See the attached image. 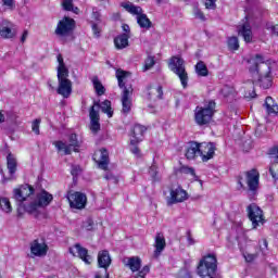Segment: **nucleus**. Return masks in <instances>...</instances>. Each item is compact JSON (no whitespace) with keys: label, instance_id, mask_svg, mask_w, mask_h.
<instances>
[{"label":"nucleus","instance_id":"f257e3e1","mask_svg":"<svg viewBox=\"0 0 278 278\" xmlns=\"http://www.w3.org/2000/svg\"><path fill=\"white\" fill-rule=\"evenodd\" d=\"M248 71L251 77H258L256 84L260 88L268 90V88L273 87V68L268 63H265L264 55L255 54Z\"/></svg>","mask_w":278,"mask_h":278},{"label":"nucleus","instance_id":"f03ea898","mask_svg":"<svg viewBox=\"0 0 278 278\" xmlns=\"http://www.w3.org/2000/svg\"><path fill=\"white\" fill-rule=\"evenodd\" d=\"M36 189L29 184H25L13 190V199L17 205V218H23L25 214H29L28 207H30Z\"/></svg>","mask_w":278,"mask_h":278},{"label":"nucleus","instance_id":"7ed1b4c3","mask_svg":"<svg viewBox=\"0 0 278 278\" xmlns=\"http://www.w3.org/2000/svg\"><path fill=\"white\" fill-rule=\"evenodd\" d=\"M115 77L117 79L118 88L123 90L122 92V114H129L131 112V94H134V87L131 85L127 86V78L131 77V73L124 71L123 68H117L115 72Z\"/></svg>","mask_w":278,"mask_h":278},{"label":"nucleus","instance_id":"20e7f679","mask_svg":"<svg viewBox=\"0 0 278 278\" xmlns=\"http://www.w3.org/2000/svg\"><path fill=\"white\" fill-rule=\"evenodd\" d=\"M237 190H247L250 197H255L260 190V170L252 168L250 170L241 172L237 177Z\"/></svg>","mask_w":278,"mask_h":278},{"label":"nucleus","instance_id":"39448f33","mask_svg":"<svg viewBox=\"0 0 278 278\" xmlns=\"http://www.w3.org/2000/svg\"><path fill=\"white\" fill-rule=\"evenodd\" d=\"M216 273H218L216 254L208 253L202 256L197 266V275L200 278H216Z\"/></svg>","mask_w":278,"mask_h":278},{"label":"nucleus","instance_id":"423d86ee","mask_svg":"<svg viewBox=\"0 0 278 278\" xmlns=\"http://www.w3.org/2000/svg\"><path fill=\"white\" fill-rule=\"evenodd\" d=\"M216 114V101L210 100L204 106H195L194 109V123L199 127H205L212 123Z\"/></svg>","mask_w":278,"mask_h":278},{"label":"nucleus","instance_id":"0eeeda50","mask_svg":"<svg viewBox=\"0 0 278 278\" xmlns=\"http://www.w3.org/2000/svg\"><path fill=\"white\" fill-rule=\"evenodd\" d=\"M121 5L126 12L132 14V16H137V24L141 29H151L153 27V22L147 16L142 7H138L131 2H123Z\"/></svg>","mask_w":278,"mask_h":278},{"label":"nucleus","instance_id":"6e6552de","mask_svg":"<svg viewBox=\"0 0 278 278\" xmlns=\"http://www.w3.org/2000/svg\"><path fill=\"white\" fill-rule=\"evenodd\" d=\"M168 68L177 75L178 79L180 80V84L182 88H188V72L186 71V61L181 59L180 56L174 55L169 59L168 62Z\"/></svg>","mask_w":278,"mask_h":278},{"label":"nucleus","instance_id":"1a4fd4ad","mask_svg":"<svg viewBox=\"0 0 278 278\" xmlns=\"http://www.w3.org/2000/svg\"><path fill=\"white\" fill-rule=\"evenodd\" d=\"M123 264L129 268L131 273H137L134 278H147V275L151 273V265H144L142 267V258H140V256L127 257L123 261Z\"/></svg>","mask_w":278,"mask_h":278},{"label":"nucleus","instance_id":"9d476101","mask_svg":"<svg viewBox=\"0 0 278 278\" xmlns=\"http://www.w3.org/2000/svg\"><path fill=\"white\" fill-rule=\"evenodd\" d=\"M76 27L77 22H75V18L64 16L58 22L54 34L60 38H68V36H73V34H75Z\"/></svg>","mask_w":278,"mask_h":278},{"label":"nucleus","instance_id":"9b49d317","mask_svg":"<svg viewBox=\"0 0 278 278\" xmlns=\"http://www.w3.org/2000/svg\"><path fill=\"white\" fill-rule=\"evenodd\" d=\"M68 142L70 144L67 146L64 143V141L59 140L54 141L53 146L58 151H64V155H71L74 151V153H79V149L81 148V142H79V139H77V134L73 132L68 136ZM73 147V150L71 148Z\"/></svg>","mask_w":278,"mask_h":278},{"label":"nucleus","instance_id":"f8f14e48","mask_svg":"<svg viewBox=\"0 0 278 278\" xmlns=\"http://www.w3.org/2000/svg\"><path fill=\"white\" fill-rule=\"evenodd\" d=\"M52 201L53 194L49 193L47 190H42L37 194V200L33 199V202H30V206L27 208L28 214H36V216H38V208L51 205Z\"/></svg>","mask_w":278,"mask_h":278},{"label":"nucleus","instance_id":"ddd939ff","mask_svg":"<svg viewBox=\"0 0 278 278\" xmlns=\"http://www.w3.org/2000/svg\"><path fill=\"white\" fill-rule=\"evenodd\" d=\"M247 214L249 220L252 223V229H256L260 225H264L266 223L264 211L256 203H251L247 206Z\"/></svg>","mask_w":278,"mask_h":278},{"label":"nucleus","instance_id":"4468645a","mask_svg":"<svg viewBox=\"0 0 278 278\" xmlns=\"http://www.w3.org/2000/svg\"><path fill=\"white\" fill-rule=\"evenodd\" d=\"M67 201L71 210H86L88 205V195L81 191L68 192Z\"/></svg>","mask_w":278,"mask_h":278},{"label":"nucleus","instance_id":"2eb2a0df","mask_svg":"<svg viewBox=\"0 0 278 278\" xmlns=\"http://www.w3.org/2000/svg\"><path fill=\"white\" fill-rule=\"evenodd\" d=\"M59 86L56 88L58 94L63 97V99H68L73 94V81L68 79L67 74H56Z\"/></svg>","mask_w":278,"mask_h":278},{"label":"nucleus","instance_id":"dca6fc26","mask_svg":"<svg viewBox=\"0 0 278 278\" xmlns=\"http://www.w3.org/2000/svg\"><path fill=\"white\" fill-rule=\"evenodd\" d=\"M49 253V244L45 238L34 239L30 242V255L31 257H47Z\"/></svg>","mask_w":278,"mask_h":278},{"label":"nucleus","instance_id":"f3484780","mask_svg":"<svg viewBox=\"0 0 278 278\" xmlns=\"http://www.w3.org/2000/svg\"><path fill=\"white\" fill-rule=\"evenodd\" d=\"M93 162H96L98 168L101 170H109L110 166V152L105 148L96 150L92 155Z\"/></svg>","mask_w":278,"mask_h":278},{"label":"nucleus","instance_id":"a211bd4d","mask_svg":"<svg viewBox=\"0 0 278 278\" xmlns=\"http://www.w3.org/2000/svg\"><path fill=\"white\" fill-rule=\"evenodd\" d=\"M94 108H101V104L94 101L93 105L89 110L90 130L92 134H99V131H101V116L99 115V111Z\"/></svg>","mask_w":278,"mask_h":278},{"label":"nucleus","instance_id":"6ab92c4d","mask_svg":"<svg viewBox=\"0 0 278 278\" xmlns=\"http://www.w3.org/2000/svg\"><path fill=\"white\" fill-rule=\"evenodd\" d=\"M0 37L4 40H11L16 37V25L14 23L3 20L0 24Z\"/></svg>","mask_w":278,"mask_h":278},{"label":"nucleus","instance_id":"aec40b11","mask_svg":"<svg viewBox=\"0 0 278 278\" xmlns=\"http://www.w3.org/2000/svg\"><path fill=\"white\" fill-rule=\"evenodd\" d=\"M216 155V144L214 142L200 143V157L202 162H210Z\"/></svg>","mask_w":278,"mask_h":278},{"label":"nucleus","instance_id":"412c9836","mask_svg":"<svg viewBox=\"0 0 278 278\" xmlns=\"http://www.w3.org/2000/svg\"><path fill=\"white\" fill-rule=\"evenodd\" d=\"M201 148L200 143L197 141H189L185 147V157L189 161H194L197 157H200Z\"/></svg>","mask_w":278,"mask_h":278},{"label":"nucleus","instance_id":"4be33fe9","mask_svg":"<svg viewBox=\"0 0 278 278\" xmlns=\"http://www.w3.org/2000/svg\"><path fill=\"white\" fill-rule=\"evenodd\" d=\"M144 92L149 101H162L164 99V88L161 85L157 87L149 85L146 87Z\"/></svg>","mask_w":278,"mask_h":278},{"label":"nucleus","instance_id":"5701e85b","mask_svg":"<svg viewBox=\"0 0 278 278\" xmlns=\"http://www.w3.org/2000/svg\"><path fill=\"white\" fill-rule=\"evenodd\" d=\"M147 131V127L136 124L130 130V144L136 147V144H140L142 142V138L144 132Z\"/></svg>","mask_w":278,"mask_h":278},{"label":"nucleus","instance_id":"b1692460","mask_svg":"<svg viewBox=\"0 0 278 278\" xmlns=\"http://www.w3.org/2000/svg\"><path fill=\"white\" fill-rule=\"evenodd\" d=\"M112 266V256L110 255V251L101 250L98 252V267L104 268L108 270Z\"/></svg>","mask_w":278,"mask_h":278},{"label":"nucleus","instance_id":"393cba45","mask_svg":"<svg viewBox=\"0 0 278 278\" xmlns=\"http://www.w3.org/2000/svg\"><path fill=\"white\" fill-rule=\"evenodd\" d=\"M74 249L76 250L77 257L87 265L92 264V256L88 253V249L81 247V243H75Z\"/></svg>","mask_w":278,"mask_h":278},{"label":"nucleus","instance_id":"a878e982","mask_svg":"<svg viewBox=\"0 0 278 278\" xmlns=\"http://www.w3.org/2000/svg\"><path fill=\"white\" fill-rule=\"evenodd\" d=\"M188 199V191L184 190L181 187H177L175 190H170V201L172 203H184Z\"/></svg>","mask_w":278,"mask_h":278},{"label":"nucleus","instance_id":"bb28decb","mask_svg":"<svg viewBox=\"0 0 278 278\" xmlns=\"http://www.w3.org/2000/svg\"><path fill=\"white\" fill-rule=\"evenodd\" d=\"M238 35L242 36L244 42L251 43L253 42V29L251 28V24L244 23L238 28Z\"/></svg>","mask_w":278,"mask_h":278},{"label":"nucleus","instance_id":"cd10ccee","mask_svg":"<svg viewBox=\"0 0 278 278\" xmlns=\"http://www.w3.org/2000/svg\"><path fill=\"white\" fill-rule=\"evenodd\" d=\"M154 247H155L154 257L162 255V251H164V249H166V238H164L163 233H161V232L156 233Z\"/></svg>","mask_w":278,"mask_h":278},{"label":"nucleus","instance_id":"c85d7f7f","mask_svg":"<svg viewBox=\"0 0 278 278\" xmlns=\"http://www.w3.org/2000/svg\"><path fill=\"white\" fill-rule=\"evenodd\" d=\"M115 49H126L129 47V34L123 33L114 38Z\"/></svg>","mask_w":278,"mask_h":278},{"label":"nucleus","instance_id":"c756f323","mask_svg":"<svg viewBox=\"0 0 278 278\" xmlns=\"http://www.w3.org/2000/svg\"><path fill=\"white\" fill-rule=\"evenodd\" d=\"M245 91L244 97L245 99H255L257 97V93L255 92V80L250 79L245 83Z\"/></svg>","mask_w":278,"mask_h":278},{"label":"nucleus","instance_id":"7c9ffc66","mask_svg":"<svg viewBox=\"0 0 278 278\" xmlns=\"http://www.w3.org/2000/svg\"><path fill=\"white\" fill-rule=\"evenodd\" d=\"M17 166H18V162L16 161V156H14L12 152H9L7 155V168L10 175H14L16 173Z\"/></svg>","mask_w":278,"mask_h":278},{"label":"nucleus","instance_id":"2f4dec72","mask_svg":"<svg viewBox=\"0 0 278 278\" xmlns=\"http://www.w3.org/2000/svg\"><path fill=\"white\" fill-rule=\"evenodd\" d=\"M265 108L267 110V114H278V105L275 103L273 97H267L265 99Z\"/></svg>","mask_w":278,"mask_h":278},{"label":"nucleus","instance_id":"473e14b6","mask_svg":"<svg viewBox=\"0 0 278 278\" xmlns=\"http://www.w3.org/2000/svg\"><path fill=\"white\" fill-rule=\"evenodd\" d=\"M195 73L199 77H207V75H210V70H207V65H205V62L199 61L195 64Z\"/></svg>","mask_w":278,"mask_h":278},{"label":"nucleus","instance_id":"72a5a7b5","mask_svg":"<svg viewBox=\"0 0 278 278\" xmlns=\"http://www.w3.org/2000/svg\"><path fill=\"white\" fill-rule=\"evenodd\" d=\"M92 84H93V88L96 90V94H98V97H103V94H105V87L103 86L101 80H99L98 76H94L92 78Z\"/></svg>","mask_w":278,"mask_h":278},{"label":"nucleus","instance_id":"f704fd0d","mask_svg":"<svg viewBox=\"0 0 278 278\" xmlns=\"http://www.w3.org/2000/svg\"><path fill=\"white\" fill-rule=\"evenodd\" d=\"M101 111L103 114H106L109 118H112V116H114V111L112 110V101L104 100L101 104Z\"/></svg>","mask_w":278,"mask_h":278},{"label":"nucleus","instance_id":"c9c22d12","mask_svg":"<svg viewBox=\"0 0 278 278\" xmlns=\"http://www.w3.org/2000/svg\"><path fill=\"white\" fill-rule=\"evenodd\" d=\"M227 47L229 51H238V49H240V41L238 40V37L236 36L228 37Z\"/></svg>","mask_w":278,"mask_h":278},{"label":"nucleus","instance_id":"e433bc0d","mask_svg":"<svg viewBox=\"0 0 278 278\" xmlns=\"http://www.w3.org/2000/svg\"><path fill=\"white\" fill-rule=\"evenodd\" d=\"M56 60L59 62L58 75L68 74V68L66 67V64L64 63V56H62V54H58Z\"/></svg>","mask_w":278,"mask_h":278},{"label":"nucleus","instance_id":"4c0bfd02","mask_svg":"<svg viewBox=\"0 0 278 278\" xmlns=\"http://www.w3.org/2000/svg\"><path fill=\"white\" fill-rule=\"evenodd\" d=\"M0 208L2 210V212H5V214H11L12 203L10 202V199L1 198L0 199Z\"/></svg>","mask_w":278,"mask_h":278},{"label":"nucleus","instance_id":"58836bf2","mask_svg":"<svg viewBox=\"0 0 278 278\" xmlns=\"http://www.w3.org/2000/svg\"><path fill=\"white\" fill-rule=\"evenodd\" d=\"M269 175H271L275 181H278V156L275 157L274 162L269 166Z\"/></svg>","mask_w":278,"mask_h":278},{"label":"nucleus","instance_id":"ea45409f","mask_svg":"<svg viewBox=\"0 0 278 278\" xmlns=\"http://www.w3.org/2000/svg\"><path fill=\"white\" fill-rule=\"evenodd\" d=\"M40 123H42V119L40 118H36L31 123V130L34 131V134H36V136H40Z\"/></svg>","mask_w":278,"mask_h":278},{"label":"nucleus","instance_id":"a19ab883","mask_svg":"<svg viewBox=\"0 0 278 278\" xmlns=\"http://www.w3.org/2000/svg\"><path fill=\"white\" fill-rule=\"evenodd\" d=\"M180 173H182L184 175H191L192 177H197V172H194V167L184 165L180 167Z\"/></svg>","mask_w":278,"mask_h":278},{"label":"nucleus","instance_id":"79ce46f5","mask_svg":"<svg viewBox=\"0 0 278 278\" xmlns=\"http://www.w3.org/2000/svg\"><path fill=\"white\" fill-rule=\"evenodd\" d=\"M153 66H155V56H148L144 61V70L150 71Z\"/></svg>","mask_w":278,"mask_h":278},{"label":"nucleus","instance_id":"37998d69","mask_svg":"<svg viewBox=\"0 0 278 278\" xmlns=\"http://www.w3.org/2000/svg\"><path fill=\"white\" fill-rule=\"evenodd\" d=\"M91 29L94 38H101V27H99V24L92 23Z\"/></svg>","mask_w":278,"mask_h":278},{"label":"nucleus","instance_id":"c03bdc74","mask_svg":"<svg viewBox=\"0 0 278 278\" xmlns=\"http://www.w3.org/2000/svg\"><path fill=\"white\" fill-rule=\"evenodd\" d=\"M63 5V10H65V12H72L73 10V0H63L62 2Z\"/></svg>","mask_w":278,"mask_h":278},{"label":"nucleus","instance_id":"a18cd8bd","mask_svg":"<svg viewBox=\"0 0 278 278\" xmlns=\"http://www.w3.org/2000/svg\"><path fill=\"white\" fill-rule=\"evenodd\" d=\"M231 92H233V89L229 86H224L220 89V94L225 97V99H227V97H229L231 94Z\"/></svg>","mask_w":278,"mask_h":278},{"label":"nucleus","instance_id":"49530a36","mask_svg":"<svg viewBox=\"0 0 278 278\" xmlns=\"http://www.w3.org/2000/svg\"><path fill=\"white\" fill-rule=\"evenodd\" d=\"M81 173V166L79 165H73L71 169L72 177H79V174Z\"/></svg>","mask_w":278,"mask_h":278},{"label":"nucleus","instance_id":"de8ad7c7","mask_svg":"<svg viewBox=\"0 0 278 278\" xmlns=\"http://www.w3.org/2000/svg\"><path fill=\"white\" fill-rule=\"evenodd\" d=\"M186 236H187L188 247H193V244H197V241L192 237V231L187 230Z\"/></svg>","mask_w":278,"mask_h":278},{"label":"nucleus","instance_id":"09e8293b","mask_svg":"<svg viewBox=\"0 0 278 278\" xmlns=\"http://www.w3.org/2000/svg\"><path fill=\"white\" fill-rule=\"evenodd\" d=\"M193 14H194L195 18H199L202 22L206 21L205 13H203V11H201V9H195Z\"/></svg>","mask_w":278,"mask_h":278},{"label":"nucleus","instance_id":"8fccbe9b","mask_svg":"<svg viewBox=\"0 0 278 278\" xmlns=\"http://www.w3.org/2000/svg\"><path fill=\"white\" fill-rule=\"evenodd\" d=\"M91 18L97 21V23H101V12L97 11V8L92 9Z\"/></svg>","mask_w":278,"mask_h":278},{"label":"nucleus","instance_id":"3c124183","mask_svg":"<svg viewBox=\"0 0 278 278\" xmlns=\"http://www.w3.org/2000/svg\"><path fill=\"white\" fill-rule=\"evenodd\" d=\"M206 10H216V0H205Z\"/></svg>","mask_w":278,"mask_h":278},{"label":"nucleus","instance_id":"603ef678","mask_svg":"<svg viewBox=\"0 0 278 278\" xmlns=\"http://www.w3.org/2000/svg\"><path fill=\"white\" fill-rule=\"evenodd\" d=\"M244 260L251 264V262H255V260H257V254H245Z\"/></svg>","mask_w":278,"mask_h":278},{"label":"nucleus","instance_id":"864d4df0","mask_svg":"<svg viewBox=\"0 0 278 278\" xmlns=\"http://www.w3.org/2000/svg\"><path fill=\"white\" fill-rule=\"evenodd\" d=\"M268 155H276L278 157V146H274L268 150Z\"/></svg>","mask_w":278,"mask_h":278},{"label":"nucleus","instance_id":"5fc2aeb1","mask_svg":"<svg viewBox=\"0 0 278 278\" xmlns=\"http://www.w3.org/2000/svg\"><path fill=\"white\" fill-rule=\"evenodd\" d=\"M130 151L134 155H137V157H140V148H138V144L134 146V148Z\"/></svg>","mask_w":278,"mask_h":278},{"label":"nucleus","instance_id":"6e6d98bb","mask_svg":"<svg viewBox=\"0 0 278 278\" xmlns=\"http://www.w3.org/2000/svg\"><path fill=\"white\" fill-rule=\"evenodd\" d=\"M29 36V31L28 30H24L21 37V42L25 43V40H27V37Z\"/></svg>","mask_w":278,"mask_h":278},{"label":"nucleus","instance_id":"4d7b16f0","mask_svg":"<svg viewBox=\"0 0 278 278\" xmlns=\"http://www.w3.org/2000/svg\"><path fill=\"white\" fill-rule=\"evenodd\" d=\"M3 5H7L8 8H14V0H2Z\"/></svg>","mask_w":278,"mask_h":278},{"label":"nucleus","instance_id":"13d9d810","mask_svg":"<svg viewBox=\"0 0 278 278\" xmlns=\"http://www.w3.org/2000/svg\"><path fill=\"white\" fill-rule=\"evenodd\" d=\"M104 179H106V181H110V179H114V175L112 173H106L104 175Z\"/></svg>","mask_w":278,"mask_h":278},{"label":"nucleus","instance_id":"bf43d9fd","mask_svg":"<svg viewBox=\"0 0 278 278\" xmlns=\"http://www.w3.org/2000/svg\"><path fill=\"white\" fill-rule=\"evenodd\" d=\"M270 31H271L273 34H278V25H273V26H270Z\"/></svg>","mask_w":278,"mask_h":278},{"label":"nucleus","instance_id":"052dcab7","mask_svg":"<svg viewBox=\"0 0 278 278\" xmlns=\"http://www.w3.org/2000/svg\"><path fill=\"white\" fill-rule=\"evenodd\" d=\"M123 29H124V31H126V34H129V25L124 24Z\"/></svg>","mask_w":278,"mask_h":278},{"label":"nucleus","instance_id":"680f3d73","mask_svg":"<svg viewBox=\"0 0 278 278\" xmlns=\"http://www.w3.org/2000/svg\"><path fill=\"white\" fill-rule=\"evenodd\" d=\"M0 123H5V115L0 112Z\"/></svg>","mask_w":278,"mask_h":278},{"label":"nucleus","instance_id":"e2e57ef3","mask_svg":"<svg viewBox=\"0 0 278 278\" xmlns=\"http://www.w3.org/2000/svg\"><path fill=\"white\" fill-rule=\"evenodd\" d=\"M72 12H74V14H79V8L74 5Z\"/></svg>","mask_w":278,"mask_h":278},{"label":"nucleus","instance_id":"0e129e2a","mask_svg":"<svg viewBox=\"0 0 278 278\" xmlns=\"http://www.w3.org/2000/svg\"><path fill=\"white\" fill-rule=\"evenodd\" d=\"M8 181H10V178L3 176V177H2V184H8Z\"/></svg>","mask_w":278,"mask_h":278},{"label":"nucleus","instance_id":"69168bd1","mask_svg":"<svg viewBox=\"0 0 278 278\" xmlns=\"http://www.w3.org/2000/svg\"><path fill=\"white\" fill-rule=\"evenodd\" d=\"M263 244L265 249H268V241L266 239L263 240Z\"/></svg>","mask_w":278,"mask_h":278},{"label":"nucleus","instance_id":"338daca9","mask_svg":"<svg viewBox=\"0 0 278 278\" xmlns=\"http://www.w3.org/2000/svg\"><path fill=\"white\" fill-rule=\"evenodd\" d=\"M70 253L75 257V252H73V248H70Z\"/></svg>","mask_w":278,"mask_h":278},{"label":"nucleus","instance_id":"774afa93","mask_svg":"<svg viewBox=\"0 0 278 278\" xmlns=\"http://www.w3.org/2000/svg\"><path fill=\"white\" fill-rule=\"evenodd\" d=\"M156 177H157V170L154 172L153 179L155 180Z\"/></svg>","mask_w":278,"mask_h":278}]
</instances>
